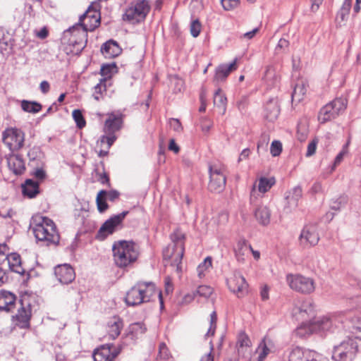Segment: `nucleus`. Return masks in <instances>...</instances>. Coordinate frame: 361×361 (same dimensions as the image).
Segmentation results:
<instances>
[{
  "label": "nucleus",
  "mask_w": 361,
  "mask_h": 361,
  "mask_svg": "<svg viewBox=\"0 0 361 361\" xmlns=\"http://www.w3.org/2000/svg\"><path fill=\"white\" fill-rule=\"evenodd\" d=\"M112 252L115 265L121 269L133 267L140 255L139 245L132 240L115 241L112 245Z\"/></svg>",
  "instance_id": "f257e3e1"
},
{
  "label": "nucleus",
  "mask_w": 361,
  "mask_h": 361,
  "mask_svg": "<svg viewBox=\"0 0 361 361\" xmlns=\"http://www.w3.org/2000/svg\"><path fill=\"white\" fill-rule=\"evenodd\" d=\"M172 243L163 250V259L166 266L175 268L178 274L182 271V259L185 252V234L176 229L171 235Z\"/></svg>",
  "instance_id": "f03ea898"
},
{
  "label": "nucleus",
  "mask_w": 361,
  "mask_h": 361,
  "mask_svg": "<svg viewBox=\"0 0 361 361\" xmlns=\"http://www.w3.org/2000/svg\"><path fill=\"white\" fill-rule=\"evenodd\" d=\"M31 228L37 240L44 241L47 245L59 243V233L55 223L49 217L40 214L33 216Z\"/></svg>",
  "instance_id": "7ed1b4c3"
},
{
  "label": "nucleus",
  "mask_w": 361,
  "mask_h": 361,
  "mask_svg": "<svg viewBox=\"0 0 361 361\" xmlns=\"http://www.w3.org/2000/svg\"><path fill=\"white\" fill-rule=\"evenodd\" d=\"M158 294L161 305H163L161 293L156 289L155 285L151 282H137L126 293L125 301L128 305L135 306L147 302L152 298Z\"/></svg>",
  "instance_id": "20e7f679"
},
{
  "label": "nucleus",
  "mask_w": 361,
  "mask_h": 361,
  "mask_svg": "<svg viewBox=\"0 0 361 361\" xmlns=\"http://www.w3.org/2000/svg\"><path fill=\"white\" fill-rule=\"evenodd\" d=\"M88 30L76 25L66 31V37H68V43L64 46V51L69 55H78L85 47L87 42Z\"/></svg>",
  "instance_id": "39448f33"
},
{
  "label": "nucleus",
  "mask_w": 361,
  "mask_h": 361,
  "mask_svg": "<svg viewBox=\"0 0 361 361\" xmlns=\"http://www.w3.org/2000/svg\"><path fill=\"white\" fill-rule=\"evenodd\" d=\"M151 6L147 0H136L126 9L123 19L131 24H137L145 20Z\"/></svg>",
  "instance_id": "423d86ee"
},
{
  "label": "nucleus",
  "mask_w": 361,
  "mask_h": 361,
  "mask_svg": "<svg viewBox=\"0 0 361 361\" xmlns=\"http://www.w3.org/2000/svg\"><path fill=\"white\" fill-rule=\"evenodd\" d=\"M286 282L290 289L304 295L312 293L316 288L314 279L300 274H287Z\"/></svg>",
  "instance_id": "0eeeda50"
},
{
  "label": "nucleus",
  "mask_w": 361,
  "mask_h": 361,
  "mask_svg": "<svg viewBox=\"0 0 361 361\" xmlns=\"http://www.w3.org/2000/svg\"><path fill=\"white\" fill-rule=\"evenodd\" d=\"M333 325V318L330 316L318 317L317 320L302 322L295 329V334L300 337H305L320 330H329Z\"/></svg>",
  "instance_id": "6e6552de"
},
{
  "label": "nucleus",
  "mask_w": 361,
  "mask_h": 361,
  "mask_svg": "<svg viewBox=\"0 0 361 361\" xmlns=\"http://www.w3.org/2000/svg\"><path fill=\"white\" fill-rule=\"evenodd\" d=\"M358 350V345L354 340L348 338L334 346L332 360L334 361H353Z\"/></svg>",
  "instance_id": "1a4fd4ad"
},
{
  "label": "nucleus",
  "mask_w": 361,
  "mask_h": 361,
  "mask_svg": "<svg viewBox=\"0 0 361 361\" xmlns=\"http://www.w3.org/2000/svg\"><path fill=\"white\" fill-rule=\"evenodd\" d=\"M2 141L10 152H17L24 146L25 133L17 128H7L2 133Z\"/></svg>",
  "instance_id": "9d476101"
},
{
  "label": "nucleus",
  "mask_w": 361,
  "mask_h": 361,
  "mask_svg": "<svg viewBox=\"0 0 361 361\" xmlns=\"http://www.w3.org/2000/svg\"><path fill=\"white\" fill-rule=\"evenodd\" d=\"M209 190L214 192H221L224 189L226 183L225 166L220 164H214L209 166Z\"/></svg>",
  "instance_id": "9b49d317"
},
{
  "label": "nucleus",
  "mask_w": 361,
  "mask_h": 361,
  "mask_svg": "<svg viewBox=\"0 0 361 361\" xmlns=\"http://www.w3.org/2000/svg\"><path fill=\"white\" fill-rule=\"evenodd\" d=\"M347 106V102L342 98H336L323 106L319 113L318 120L324 123L339 115Z\"/></svg>",
  "instance_id": "f8f14e48"
},
{
  "label": "nucleus",
  "mask_w": 361,
  "mask_h": 361,
  "mask_svg": "<svg viewBox=\"0 0 361 361\" xmlns=\"http://www.w3.org/2000/svg\"><path fill=\"white\" fill-rule=\"evenodd\" d=\"M128 214V212L125 211L107 219L98 231L97 238L103 240L108 235L115 232L118 228L122 227V223Z\"/></svg>",
  "instance_id": "ddd939ff"
},
{
  "label": "nucleus",
  "mask_w": 361,
  "mask_h": 361,
  "mask_svg": "<svg viewBox=\"0 0 361 361\" xmlns=\"http://www.w3.org/2000/svg\"><path fill=\"white\" fill-rule=\"evenodd\" d=\"M80 25L82 28L93 31L100 24L99 4L92 3L86 12L80 18Z\"/></svg>",
  "instance_id": "4468645a"
},
{
  "label": "nucleus",
  "mask_w": 361,
  "mask_h": 361,
  "mask_svg": "<svg viewBox=\"0 0 361 361\" xmlns=\"http://www.w3.org/2000/svg\"><path fill=\"white\" fill-rule=\"evenodd\" d=\"M292 313L297 319L314 321L318 319L314 317L315 310L313 303L309 300H298L293 308Z\"/></svg>",
  "instance_id": "2eb2a0df"
},
{
  "label": "nucleus",
  "mask_w": 361,
  "mask_h": 361,
  "mask_svg": "<svg viewBox=\"0 0 361 361\" xmlns=\"http://www.w3.org/2000/svg\"><path fill=\"white\" fill-rule=\"evenodd\" d=\"M319 241L318 229L314 224L304 226L299 236L300 245L304 248L315 246Z\"/></svg>",
  "instance_id": "dca6fc26"
},
{
  "label": "nucleus",
  "mask_w": 361,
  "mask_h": 361,
  "mask_svg": "<svg viewBox=\"0 0 361 361\" xmlns=\"http://www.w3.org/2000/svg\"><path fill=\"white\" fill-rule=\"evenodd\" d=\"M229 290L238 298L245 296L248 293V284L245 279L239 273L234 272L227 279Z\"/></svg>",
  "instance_id": "f3484780"
},
{
  "label": "nucleus",
  "mask_w": 361,
  "mask_h": 361,
  "mask_svg": "<svg viewBox=\"0 0 361 361\" xmlns=\"http://www.w3.org/2000/svg\"><path fill=\"white\" fill-rule=\"evenodd\" d=\"M107 118L104 125V133L109 135H116L123 126L124 115L120 112L107 114Z\"/></svg>",
  "instance_id": "a211bd4d"
},
{
  "label": "nucleus",
  "mask_w": 361,
  "mask_h": 361,
  "mask_svg": "<svg viewBox=\"0 0 361 361\" xmlns=\"http://www.w3.org/2000/svg\"><path fill=\"white\" fill-rule=\"evenodd\" d=\"M5 158L9 170L15 175L19 176L24 173L26 167L21 155L10 152L9 154L5 156Z\"/></svg>",
  "instance_id": "6ab92c4d"
},
{
  "label": "nucleus",
  "mask_w": 361,
  "mask_h": 361,
  "mask_svg": "<svg viewBox=\"0 0 361 361\" xmlns=\"http://www.w3.org/2000/svg\"><path fill=\"white\" fill-rule=\"evenodd\" d=\"M54 274L59 281L63 284L71 283L75 277L74 269L67 264L56 266Z\"/></svg>",
  "instance_id": "aec40b11"
},
{
  "label": "nucleus",
  "mask_w": 361,
  "mask_h": 361,
  "mask_svg": "<svg viewBox=\"0 0 361 361\" xmlns=\"http://www.w3.org/2000/svg\"><path fill=\"white\" fill-rule=\"evenodd\" d=\"M123 327V321L120 317L114 316L110 318L105 327L106 335L104 337L111 340L116 339L120 335Z\"/></svg>",
  "instance_id": "412c9836"
},
{
  "label": "nucleus",
  "mask_w": 361,
  "mask_h": 361,
  "mask_svg": "<svg viewBox=\"0 0 361 361\" xmlns=\"http://www.w3.org/2000/svg\"><path fill=\"white\" fill-rule=\"evenodd\" d=\"M119 354L116 350H111L109 345H104L94 351V361H114Z\"/></svg>",
  "instance_id": "4be33fe9"
},
{
  "label": "nucleus",
  "mask_w": 361,
  "mask_h": 361,
  "mask_svg": "<svg viewBox=\"0 0 361 361\" xmlns=\"http://www.w3.org/2000/svg\"><path fill=\"white\" fill-rule=\"evenodd\" d=\"M236 350L239 355L247 357L251 354L252 343L245 332H240L237 337Z\"/></svg>",
  "instance_id": "5701e85b"
},
{
  "label": "nucleus",
  "mask_w": 361,
  "mask_h": 361,
  "mask_svg": "<svg viewBox=\"0 0 361 361\" xmlns=\"http://www.w3.org/2000/svg\"><path fill=\"white\" fill-rule=\"evenodd\" d=\"M275 183L276 179L274 177H260L253 184L250 194L251 197L255 196L257 191L262 194L266 193L275 185Z\"/></svg>",
  "instance_id": "b1692460"
},
{
  "label": "nucleus",
  "mask_w": 361,
  "mask_h": 361,
  "mask_svg": "<svg viewBox=\"0 0 361 361\" xmlns=\"http://www.w3.org/2000/svg\"><path fill=\"white\" fill-rule=\"evenodd\" d=\"M238 68V59H235L234 61L227 65V64H221L219 65L215 72V75L214 78V82L224 81L226 79V78L229 75V74L235 71Z\"/></svg>",
  "instance_id": "393cba45"
},
{
  "label": "nucleus",
  "mask_w": 361,
  "mask_h": 361,
  "mask_svg": "<svg viewBox=\"0 0 361 361\" xmlns=\"http://www.w3.org/2000/svg\"><path fill=\"white\" fill-rule=\"evenodd\" d=\"M116 140V135H109L104 133V135L101 136L97 142V147L99 148L97 152L99 157H104L107 156L109 149Z\"/></svg>",
  "instance_id": "a878e982"
},
{
  "label": "nucleus",
  "mask_w": 361,
  "mask_h": 361,
  "mask_svg": "<svg viewBox=\"0 0 361 361\" xmlns=\"http://www.w3.org/2000/svg\"><path fill=\"white\" fill-rule=\"evenodd\" d=\"M21 188L23 195L30 199L36 197L40 193L39 182L32 179H26L21 185Z\"/></svg>",
  "instance_id": "bb28decb"
},
{
  "label": "nucleus",
  "mask_w": 361,
  "mask_h": 361,
  "mask_svg": "<svg viewBox=\"0 0 361 361\" xmlns=\"http://www.w3.org/2000/svg\"><path fill=\"white\" fill-rule=\"evenodd\" d=\"M101 51L105 58L113 59L121 54L122 49L116 41L109 40L102 45Z\"/></svg>",
  "instance_id": "cd10ccee"
},
{
  "label": "nucleus",
  "mask_w": 361,
  "mask_h": 361,
  "mask_svg": "<svg viewBox=\"0 0 361 361\" xmlns=\"http://www.w3.org/2000/svg\"><path fill=\"white\" fill-rule=\"evenodd\" d=\"M16 295L6 290L0 291V310L9 312L12 310L16 305Z\"/></svg>",
  "instance_id": "c85d7f7f"
},
{
  "label": "nucleus",
  "mask_w": 361,
  "mask_h": 361,
  "mask_svg": "<svg viewBox=\"0 0 361 361\" xmlns=\"http://www.w3.org/2000/svg\"><path fill=\"white\" fill-rule=\"evenodd\" d=\"M6 260L8 261V267L11 271L21 275L24 274L25 270L23 266L20 255L16 252L8 254Z\"/></svg>",
  "instance_id": "c756f323"
},
{
  "label": "nucleus",
  "mask_w": 361,
  "mask_h": 361,
  "mask_svg": "<svg viewBox=\"0 0 361 361\" xmlns=\"http://www.w3.org/2000/svg\"><path fill=\"white\" fill-rule=\"evenodd\" d=\"M31 317V310L29 307H21L15 316L16 324L20 328H28Z\"/></svg>",
  "instance_id": "7c9ffc66"
},
{
  "label": "nucleus",
  "mask_w": 361,
  "mask_h": 361,
  "mask_svg": "<svg viewBox=\"0 0 361 361\" xmlns=\"http://www.w3.org/2000/svg\"><path fill=\"white\" fill-rule=\"evenodd\" d=\"M312 351L296 346L293 348L289 355V361H309L311 356L307 355H309L307 352Z\"/></svg>",
  "instance_id": "2f4dec72"
},
{
  "label": "nucleus",
  "mask_w": 361,
  "mask_h": 361,
  "mask_svg": "<svg viewBox=\"0 0 361 361\" xmlns=\"http://www.w3.org/2000/svg\"><path fill=\"white\" fill-rule=\"evenodd\" d=\"M249 249H251V245L248 244L246 240H240L237 243L235 248V255L238 262H245V256L250 250Z\"/></svg>",
  "instance_id": "473e14b6"
},
{
  "label": "nucleus",
  "mask_w": 361,
  "mask_h": 361,
  "mask_svg": "<svg viewBox=\"0 0 361 361\" xmlns=\"http://www.w3.org/2000/svg\"><path fill=\"white\" fill-rule=\"evenodd\" d=\"M255 216L260 224L266 226L270 222L271 212L267 207L260 206L256 209Z\"/></svg>",
  "instance_id": "72a5a7b5"
},
{
  "label": "nucleus",
  "mask_w": 361,
  "mask_h": 361,
  "mask_svg": "<svg viewBox=\"0 0 361 361\" xmlns=\"http://www.w3.org/2000/svg\"><path fill=\"white\" fill-rule=\"evenodd\" d=\"M264 111V116L269 121H275L280 114L279 105L276 102H269L266 104Z\"/></svg>",
  "instance_id": "f704fd0d"
},
{
  "label": "nucleus",
  "mask_w": 361,
  "mask_h": 361,
  "mask_svg": "<svg viewBox=\"0 0 361 361\" xmlns=\"http://www.w3.org/2000/svg\"><path fill=\"white\" fill-rule=\"evenodd\" d=\"M307 90V85L303 82H298L295 85L293 92L292 93V101L300 102L306 94Z\"/></svg>",
  "instance_id": "c9c22d12"
},
{
  "label": "nucleus",
  "mask_w": 361,
  "mask_h": 361,
  "mask_svg": "<svg viewBox=\"0 0 361 361\" xmlns=\"http://www.w3.org/2000/svg\"><path fill=\"white\" fill-rule=\"evenodd\" d=\"M107 83L98 79V82L92 88V97L96 101H99L104 98L106 92Z\"/></svg>",
  "instance_id": "e433bc0d"
},
{
  "label": "nucleus",
  "mask_w": 361,
  "mask_h": 361,
  "mask_svg": "<svg viewBox=\"0 0 361 361\" xmlns=\"http://www.w3.org/2000/svg\"><path fill=\"white\" fill-rule=\"evenodd\" d=\"M116 69V66L115 63L103 65L100 69L101 78L99 79L106 82H109Z\"/></svg>",
  "instance_id": "4c0bfd02"
},
{
  "label": "nucleus",
  "mask_w": 361,
  "mask_h": 361,
  "mask_svg": "<svg viewBox=\"0 0 361 361\" xmlns=\"http://www.w3.org/2000/svg\"><path fill=\"white\" fill-rule=\"evenodd\" d=\"M214 104L216 107L222 110L223 114L226 112L227 98L220 88L217 89L214 93Z\"/></svg>",
  "instance_id": "58836bf2"
},
{
  "label": "nucleus",
  "mask_w": 361,
  "mask_h": 361,
  "mask_svg": "<svg viewBox=\"0 0 361 361\" xmlns=\"http://www.w3.org/2000/svg\"><path fill=\"white\" fill-rule=\"evenodd\" d=\"M106 191L104 190H101L97 195L96 197V204L97 207V209L100 213L104 212L108 209L109 205L106 202L107 197L105 195Z\"/></svg>",
  "instance_id": "ea45409f"
},
{
  "label": "nucleus",
  "mask_w": 361,
  "mask_h": 361,
  "mask_svg": "<svg viewBox=\"0 0 361 361\" xmlns=\"http://www.w3.org/2000/svg\"><path fill=\"white\" fill-rule=\"evenodd\" d=\"M21 108L24 111L35 114L42 110V106L37 102L23 100L21 102Z\"/></svg>",
  "instance_id": "a19ab883"
},
{
  "label": "nucleus",
  "mask_w": 361,
  "mask_h": 361,
  "mask_svg": "<svg viewBox=\"0 0 361 361\" xmlns=\"http://www.w3.org/2000/svg\"><path fill=\"white\" fill-rule=\"evenodd\" d=\"M212 267V258L207 257L204 261L199 264L197 268L198 276L201 279L205 276V273L209 270Z\"/></svg>",
  "instance_id": "79ce46f5"
},
{
  "label": "nucleus",
  "mask_w": 361,
  "mask_h": 361,
  "mask_svg": "<svg viewBox=\"0 0 361 361\" xmlns=\"http://www.w3.org/2000/svg\"><path fill=\"white\" fill-rule=\"evenodd\" d=\"M72 116L78 128L82 129L86 126L85 119L80 109L73 110Z\"/></svg>",
  "instance_id": "37998d69"
},
{
  "label": "nucleus",
  "mask_w": 361,
  "mask_h": 361,
  "mask_svg": "<svg viewBox=\"0 0 361 361\" xmlns=\"http://www.w3.org/2000/svg\"><path fill=\"white\" fill-rule=\"evenodd\" d=\"M95 177L98 182L102 185H106L110 187L111 184L109 177L104 169H103L102 171H100L98 169L95 170Z\"/></svg>",
  "instance_id": "c03bdc74"
},
{
  "label": "nucleus",
  "mask_w": 361,
  "mask_h": 361,
  "mask_svg": "<svg viewBox=\"0 0 361 361\" xmlns=\"http://www.w3.org/2000/svg\"><path fill=\"white\" fill-rule=\"evenodd\" d=\"M197 296L208 298L213 293V288L209 286H200L195 292Z\"/></svg>",
  "instance_id": "a18cd8bd"
},
{
  "label": "nucleus",
  "mask_w": 361,
  "mask_h": 361,
  "mask_svg": "<svg viewBox=\"0 0 361 361\" xmlns=\"http://www.w3.org/2000/svg\"><path fill=\"white\" fill-rule=\"evenodd\" d=\"M202 30V24L199 20L196 19L191 22L190 26V32L193 37L199 36Z\"/></svg>",
  "instance_id": "49530a36"
},
{
  "label": "nucleus",
  "mask_w": 361,
  "mask_h": 361,
  "mask_svg": "<svg viewBox=\"0 0 361 361\" xmlns=\"http://www.w3.org/2000/svg\"><path fill=\"white\" fill-rule=\"evenodd\" d=\"M348 201L346 196H341L331 202V208L334 210H339L348 204Z\"/></svg>",
  "instance_id": "de8ad7c7"
},
{
  "label": "nucleus",
  "mask_w": 361,
  "mask_h": 361,
  "mask_svg": "<svg viewBox=\"0 0 361 361\" xmlns=\"http://www.w3.org/2000/svg\"><path fill=\"white\" fill-rule=\"evenodd\" d=\"M282 144L279 140H274L270 147V153L273 157L279 156L282 152Z\"/></svg>",
  "instance_id": "09e8293b"
},
{
  "label": "nucleus",
  "mask_w": 361,
  "mask_h": 361,
  "mask_svg": "<svg viewBox=\"0 0 361 361\" xmlns=\"http://www.w3.org/2000/svg\"><path fill=\"white\" fill-rule=\"evenodd\" d=\"M32 175L37 179L35 182H39L40 184L47 178V173L43 168H37L32 173Z\"/></svg>",
  "instance_id": "8fccbe9b"
},
{
  "label": "nucleus",
  "mask_w": 361,
  "mask_h": 361,
  "mask_svg": "<svg viewBox=\"0 0 361 361\" xmlns=\"http://www.w3.org/2000/svg\"><path fill=\"white\" fill-rule=\"evenodd\" d=\"M221 5L226 11H231L240 5V0H221Z\"/></svg>",
  "instance_id": "3c124183"
},
{
  "label": "nucleus",
  "mask_w": 361,
  "mask_h": 361,
  "mask_svg": "<svg viewBox=\"0 0 361 361\" xmlns=\"http://www.w3.org/2000/svg\"><path fill=\"white\" fill-rule=\"evenodd\" d=\"M348 152V150H347V147H343V149L338 153V154L336 157L335 158V160H334V162L333 164V166L331 167V171L332 172L333 171H334V169H336V167L339 165L341 161H343V157L344 156L347 154Z\"/></svg>",
  "instance_id": "603ef678"
},
{
  "label": "nucleus",
  "mask_w": 361,
  "mask_h": 361,
  "mask_svg": "<svg viewBox=\"0 0 361 361\" xmlns=\"http://www.w3.org/2000/svg\"><path fill=\"white\" fill-rule=\"evenodd\" d=\"M9 250L10 248L6 243H0V264L6 259Z\"/></svg>",
  "instance_id": "864d4df0"
},
{
  "label": "nucleus",
  "mask_w": 361,
  "mask_h": 361,
  "mask_svg": "<svg viewBox=\"0 0 361 361\" xmlns=\"http://www.w3.org/2000/svg\"><path fill=\"white\" fill-rule=\"evenodd\" d=\"M213 126V122L211 119L204 117L200 120L201 129L204 133H208Z\"/></svg>",
  "instance_id": "5fc2aeb1"
},
{
  "label": "nucleus",
  "mask_w": 361,
  "mask_h": 361,
  "mask_svg": "<svg viewBox=\"0 0 361 361\" xmlns=\"http://www.w3.org/2000/svg\"><path fill=\"white\" fill-rule=\"evenodd\" d=\"M169 125L171 128L176 132L180 133L183 130V127L178 118H171L169 120Z\"/></svg>",
  "instance_id": "6e6d98bb"
},
{
  "label": "nucleus",
  "mask_w": 361,
  "mask_h": 361,
  "mask_svg": "<svg viewBox=\"0 0 361 361\" xmlns=\"http://www.w3.org/2000/svg\"><path fill=\"white\" fill-rule=\"evenodd\" d=\"M309 356H311L309 361H329L328 357L320 354L314 350L312 352H307Z\"/></svg>",
  "instance_id": "4d7b16f0"
},
{
  "label": "nucleus",
  "mask_w": 361,
  "mask_h": 361,
  "mask_svg": "<svg viewBox=\"0 0 361 361\" xmlns=\"http://www.w3.org/2000/svg\"><path fill=\"white\" fill-rule=\"evenodd\" d=\"M159 356L161 359H164V360L168 359L170 356L169 350L166 345L164 343H161L159 345Z\"/></svg>",
  "instance_id": "13d9d810"
},
{
  "label": "nucleus",
  "mask_w": 361,
  "mask_h": 361,
  "mask_svg": "<svg viewBox=\"0 0 361 361\" xmlns=\"http://www.w3.org/2000/svg\"><path fill=\"white\" fill-rule=\"evenodd\" d=\"M318 143L317 139L312 140L307 145L306 157H311L316 152L317 145Z\"/></svg>",
  "instance_id": "bf43d9fd"
},
{
  "label": "nucleus",
  "mask_w": 361,
  "mask_h": 361,
  "mask_svg": "<svg viewBox=\"0 0 361 361\" xmlns=\"http://www.w3.org/2000/svg\"><path fill=\"white\" fill-rule=\"evenodd\" d=\"M42 152L38 147H33L27 152V157L30 160H35L40 157Z\"/></svg>",
  "instance_id": "052dcab7"
},
{
  "label": "nucleus",
  "mask_w": 361,
  "mask_h": 361,
  "mask_svg": "<svg viewBox=\"0 0 361 361\" xmlns=\"http://www.w3.org/2000/svg\"><path fill=\"white\" fill-rule=\"evenodd\" d=\"M259 348H262V352L259 355V358H260V361H262L267 355L269 353V349L267 346L266 338H264L261 343Z\"/></svg>",
  "instance_id": "680f3d73"
},
{
  "label": "nucleus",
  "mask_w": 361,
  "mask_h": 361,
  "mask_svg": "<svg viewBox=\"0 0 361 361\" xmlns=\"http://www.w3.org/2000/svg\"><path fill=\"white\" fill-rule=\"evenodd\" d=\"M216 314L215 312H213L211 314V325L207 331V335H214L216 329Z\"/></svg>",
  "instance_id": "e2e57ef3"
},
{
  "label": "nucleus",
  "mask_w": 361,
  "mask_h": 361,
  "mask_svg": "<svg viewBox=\"0 0 361 361\" xmlns=\"http://www.w3.org/2000/svg\"><path fill=\"white\" fill-rule=\"evenodd\" d=\"M131 330L135 334H144L146 331V328L140 323H135L131 326Z\"/></svg>",
  "instance_id": "0e129e2a"
},
{
  "label": "nucleus",
  "mask_w": 361,
  "mask_h": 361,
  "mask_svg": "<svg viewBox=\"0 0 361 361\" xmlns=\"http://www.w3.org/2000/svg\"><path fill=\"white\" fill-rule=\"evenodd\" d=\"M353 321V333H361V317L355 318Z\"/></svg>",
  "instance_id": "69168bd1"
},
{
  "label": "nucleus",
  "mask_w": 361,
  "mask_h": 361,
  "mask_svg": "<svg viewBox=\"0 0 361 361\" xmlns=\"http://www.w3.org/2000/svg\"><path fill=\"white\" fill-rule=\"evenodd\" d=\"M107 197V199L111 202L115 201L119 197V192L116 190H110L106 191V193L105 194Z\"/></svg>",
  "instance_id": "338daca9"
},
{
  "label": "nucleus",
  "mask_w": 361,
  "mask_h": 361,
  "mask_svg": "<svg viewBox=\"0 0 361 361\" xmlns=\"http://www.w3.org/2000/svg\"><path fill=\"white\" fill-rule=\"evenodd\" d=\"M269 288L264 285L263 287H262L260 290V296L262 300H267L269 298Z\"/></svg>",
  "instance_id": "774afa93"
}]
</instances>
